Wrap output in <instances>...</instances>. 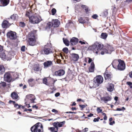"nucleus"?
<instances>
[{
	"label": "nucleus",
	"mask_w": 132,
	"mask_h": 132,
	"mask_svg": "<svg viewBox=\"0 0 132 132\" xmlns=\"http://www.w3.org/2000/svg\"><path fill=\"white\" fill-rule=\"evenodd\" d=\"M104 49L103 50V51H101V54L102 55H104L105 54H106V53H105V52L104 51Z\"/></svg>",
	"instance_id": "4d7b16f0"
},
{
	"label": "nucleus",
	"mask_w": 132,
	"mask_h": 132,
	"mask_svg": "<svg viewBox=\"0 0 132 132\" xmlns=\"http://www.w3.org/2000/svg\"><path fill=\"white\" fill-rule=\"evenodd\" d=\"M63 42L67 46L69 45V42L67 39H63Z\"/></svg>",
	"instance_id": "f704fd0d"
},
{
	"label": "nucleus",
	"mask_w": 132,
	"mask_h": 132,
	"mask_svg": "<svg viewBox=\"0 0 132 132\" xmlns=\"http://www.w3.org/2000/svg\"><path fill=\"white\" fill-rule=\"evenodd\" d=\"M11 97L13 99H18L19 96L15 92H13L11 94Z\"/></svg>",
	"instance_id": "5701e85b"
},
{
	"label": "nucleus",
	"mask_w": 132,
	"mask_h": 132,
	"mask_svg": "<svg viewBox=\"0 0 132 132\" xmlns=\"http://www.w3.org/2000/svg\"><path fill=\"white\" fill-rule=\"evenodd\" d=\"M5 68L3 66L0 65V74H3L5 71Z\"/></svg>",
	"instance_id": "cd10ccee"
},
{
	"label": "nucleus",
	"mask_w": 132,
	"mask_h": 132,
	"mask_svg": "<svg viewBox=\"0 0 132 132\" xmlns=\"http://www.w3.org/2000/svg\"><path fill=\"white\" fill-rule=\"evenodd\" d=\"M106 88L108 91L110 92H112L114 89V85L111 83H108Z\"/></svg>",
	"instance_id": "2eb2a0df"
},
{
	"label": "nucleus",
	"mask_w": 132,
	"mask_h": 132,
	"mask_svg": "<svg viewBox=\"0 0 132 132\" xmlns=\"http://www.w3.org/2000/svg\"><path fill=\"white\" fill-rule=\"evenodd\" d=\"M52 65V62L50 61H46L44 62V68L48 67Z\"/></svg>",
	"instance_id": "a211bd4d"
},
{
	"label": "nucleus",
	"mask_w": 132,
	"mask_h": 132,
	"mask_svg": "<svg viewBox=\"0 0 132 132\" xmlns=\"http://www.w3.org/2000/svg\"><path fill=\"white\" fill-rule=\"evenodd\" d=\"M29 20L30 22L33 24L38 23L42 20V19L39 15L35 14L29 17Z\"/></svg>",
	"instance_id": "f03ea898"
},
{
	"label": "nucleus",
	"mask_w": 132,
	"mask_h": 132,
	"mask_svg": "<svg viewBox=\"0 0 132 132\" xmlns=\"http://www.w3.org/2000/svg\"><path fill=\"white\" fill-rule=\"evenodd\" d=\"M30 12H27L26 13V16L27 17H28L29 18V17H30Z\"/></svg>",
	"instance_id": "09e8293b"
},
{
	"label": "nucleus",
	"mask_w": 132,
	"mask_h": 132,
	"mask_svg": "<svg viewBox=\"0 0 132 132\" xmlns=\"http://www.w3.org/2000/svg\"><path fill=\"white\" fill-rule=\"evenodd\" d=\"M3 50V47L2 46H0V52H1Z\"/></svg>",
	"instance_id": "0e129e2a"
},
{
	"label": "nucleus",
	"mask_w": 132,
	"mask_h": 132,
	"mask_svg": "<svg viewBox=\"0 0 132 132\" xmlns=\"http://www.w3.org/2000/svg\"><path fill=\"white\" fill-rule=\"evenodd\" d=\"M106 47L108 50L106 49H104V50L105 53H106L110 54L114 50L113 47L110 45H108L106 46Z\"/></svg>",
	"instance_id": "f8f14e48"
},
{
	"label": "nucleus",
	"mask_w": 132,
	"mask_h": 132,
	"mask_svg": "<svg viewBox=\"0 0 132 132\" xmlns=\"http://www.w3.org/2000/svg\"><path fill=\"white\" fill-rule=\"evenodd\" d=\"M47 80L46 78H44L43 80V82L44 84L47 85Z\"/></svg>",
	"instance_id": "c03bdc74"
},
{
	"label": "nucleus",
	"mask_w": 132,
	"mask_h": 132,
	"mask_svg": "<svg viewBox=\"0 0 132 132\" xmlns=\"http://www.w3.org/2000/svg\"><path fill=\"white\" fill-rule=\"evenodd\" d=\"M18 16L16 14H13L11 15L10 17V18L13 20H15L17 19Z\"/></svg>",
	"instance_id": "c85d7f7f"
},
{
	"label": "nucleus",
	"mask_w": 132,
	"mask_h": 132,
	"mask_svg": "<svg viewBox=\"0 0 132 132\" xmlns=\"http://www.w3.org/2000/svg\"><path fill=\"white\" fill-rule=\"evenodd\" d=\"M100 119V118L99 117H98L97 118H95L93 120V121L95 122H98L99 121V119Z\"/></svg>",
	"instance_id": "49530a36"
},
{
	"label": "nucleus",
	"mask_w": 132,
	"mask_h": 132,
	"mask_svg": "<svg viewBox=\"0 0 132 132\" xmlns=\"http://www.w3.org/2000/svg\"><path fill=\"white\" fill-rule=\"evenodd\" d=\"M115 123V122L114 121H112V122H111L109 124L110 125H113V124H114Z\"/></svg>",
	"instance_id": "6e6d98bb"
},
{
	"label": "nucleus",
	"mask_w": 132,
	"mask_h": 132,
	"mask_svg": "<svg viewBox=\"0 0 132 132\" xmlns=\"http://www.w3.org/2000/svg\"><path fill=\"white\" fill-rule=\"evenodd\" d=\"M29 39V44L31 46H34L35 45V42L36 40L35 37L34 33H30L28 35Z\"/></svg>",
	"instance_id": "39448f33"
},
{
	"label": "nucleus",
	"mask_w": 132,
	"mask_h": 132,
	"mask_svg": "<svg viewBox=\"0 0 132 132\" xmlns=\"http://www.w3.org/2000/svg\"><path fill=\"white\" fill-rule=\"evenodd\" d=\"M79 43H80L81 44H88L84 40H83V41H80L79 42Z\"/></svg>",
	"instance_id": "a18cd8bd"
},
{
	"label": "nucleus",
	"mask_w": 132,
	"mask_h": 132,
	"mask_svg": "<svg viewBox=\"0 0 132 132\" xmlns=\"http://www.w3.org/2000/svg\"><path fill=\"white\" fill-rule=\"evenodd\" d=\"M35 99V97L34 95L32 94L28 95L26 96V98L25 99V104L26 103H34V101Z\"/></svg>",
	"instance_id": "423d86ee"
},
{
	"label": "nucleus",
	"mask_w": 132,
	"mask_h": 132,
	"mask_svg": "<svg viewBox=\"0 0 132 132\" xmlns=\"http://www.w3.org/2000/svg\"><path fill=\"white\" fill-rule=\"evenodd\" d=\"M94 64L92 62L91 65L89 68V70L90 72H93L94 71Z\"/></svg>",
	"instance_id": "a878e982"
},
{
	"label": "nucleus",
	"mask_w": 132,
	"mask_h": 132,
	"mask_svg": "<svg viewBox=\"0 0 132 132\" xmlns=\"http://www.w3.org/2000/svg\"><path fill=\"white\" fill-rule=\"evenodd\" d=\"M60 95V94L59 93H57L55 94V96L56 97L59 96Z\"/></svg>",
	"instance_id": "5fc2aeb1"
},
{
	"label": "nucleus",
	"mask_w": 132,
	"mask_h": 132,
	"mask_svg": "<svg viewBox=\"0 0 132 132\" xmlns=\"http://www.w3.org/2000/svg\"><path fill=\"white\" fill-rule=\"evenodd\" d=\"M48 129L52 132H57L58 128H56L54 126L53 127H50Z\"/></svg>",
	"instance_id": "bb28decb"
},
{
	"label": "nucleus",
	"mask_w": 132,
	"mask_h": 132,
	"mask_svg": "<svg viewBox=\"0 0 132 132\" xmlns=\"http://www.w3.org/2000/svg\"><path fill=\"white\" fill-rule=\"evenodd\" d=\"M25 46H22L21 48V50L22 51L24 52L25 50Z\"/></svg>",
	"instance_id": "3c124183"
},
{
	"label": "nucleus",
	"mask_w": 132,
	"mask_h": 132,
	"mask_svg": "<svg viewBox=\"0 0 132 132\" xmlns=\"http://www.w3.org/2000/svg\"><path fill=\"white\" fill-rule=\"evenodd\" d=\"M71 55V59L73 61H77L79 59V56L78 54L72 53Z\"/></svg>",
	"instance_id": "dca6fc26"
},
{
	"label": "nucleus",
	"mask_w": 132,
	"mask_h": 132,
	"mask_svg": "<svg viewBox=\"0 0 132 132\" xmlns=\"http://www.w3.org/2000/svg\"><path fill=\"white\" fill-rule=\"evenodd\" d=\"M103 81V77L101 75H98L94 78V85L98 87L100 84L102 83Z\"/></svg>",
	"instance_id": "20e7f679"
},
{
	"label": "nucleus",
	"mask_w": 132,
	"mask_h": 132,
	"mask_svg": "<svg viewBox=\"0 0 132 132\" xmlns=\"http://www.w3.org/2000/svg\"><path fill=\"white\" fill-rule=\"evenodd\" d=\"M119 64L117 69L120 70H123L125 68V65L124 62L121 60H119Z\"/></svg>",
	"instance_id": "0eeeda50"
},
{
	"label": "nucleus",
	"mask_w": 132,
	"mask_h": 132,
	"mask_svg": "<svg viewBox=\"0 0 132 132\" xmlns=\"http://www.w3.org/2000/svg\"><path fill=\"white\" fill-rule=\"evenodd\" d=\"M12 80L11 76L9 72L5 73L4 76V80L8 82H11Z\"/></svg>",
	"instance_id": "9d476101"
},
{
	"label": "nucleus",
	"mask_w": 132,
	"mask_h": 132,
	"mask_svg": "<svg viewBox=\"0 0 132 132\" xmlns=\"http://www.w3.org/2000/svg\"><path fill=\"white\" fill-rule=\"evenodd\" d=\"M88 130V128H85L83 130V132H86Z\"/></svg>",
	"instance_id": "864d4df0"
},
{
	"label": "nucleus",
	"mask_w": 132,
	"mask_h": 132,
	"mask_svg": "<svg viewBox=\"0 0 132 132\" xmlns=\"http://www.w3.org/2000/svg\"><path fill=\"white\" fill-rule=\"evenodd\" d=\"M65 123V121L55 122L53 123V126L57 128L62 127Z\"/></svg>",
	"instance_id": "9b49d317"
},
{
	"label": "nucleus",
	"mask_w": 132,
	"mask_h": 132,
	"mask_svg": "<svg viewBox=\"0 0 132 132\" xmlns=\"http://www.w3.org/2000/svg\"><path fill=\"white\" fill-rule=\"evenodd\" d=\"M127 84L129 86L132 85V83L130 82H127Z\"/></svg>",
	"instance_id": "13d9d810"
},
{
	"label": "nucleus",
	"mask_w": 132,
	"mask_h": 132,
	"mask_svg": "<svg viewBox=\"0 0 132 132\" xmlns=\"http://www.w3.org/2000/svg\"><path fill=\"white\" fill-rule=\"evenodd\" d=\"M112 99V97L111 96H108L101 97V100L103 101L105 103H107V102L110 101Z\"/></svg>",
	"instance_id": "4468645a"
},
{
	"label": "nucleus",
	"mask_w": 132,
	"mask_h": 132,
	"mask_svg": "<svg viewBox=\"0 0 132 132\" xmlns=\"http://www.w3.org/2000/svg\"><path fill=\"white\" fill-rule=\"evenodd\" d=\"M8 38L12 40H14L16 38V33L14 32L10 31L8 32L7 34Z\"/></svg>",
	"instance_id": "1a4fd4ad"
},
{
	"label": "nucleus",
	"mask_w": 132,
	"mask_h": 132,
	"mask_svg": "<svg viewBox=\"0 0 132 132\" xmlns=\"http://www.w3.org/2000/svg\"><path fill=\"white\" fill-rule=\"evenodd\" d=\"M0 104H1V105H3V106L4 105H5V103L2 102H0Z\"/></svg>",
	"instance_id": "338daca9"
},
{
	"label": "nucleus",
	"mask_w": 132,
	"mask_h": 132,
	"mask_svg": "<svg viewBox=\"0 0 132 132\" xmlns=\"http://www.w3.org/2000/svg\"><path fill=\"white\" fill-rule=\"evenodd\" d=\"M19 25L20 27H24L25 26V24L24 22H19Z\"/></svg>",
	"instance_id": "4c0bfd02"
},
{
	"label": "nucleus",
	"mask_w": 132,
	"mask_h": 132,
	"mask_svg": "<svg viewBox=\"0 0 132 132\" xmlns=\"http://www.w3.org/2000/svg\"><path fill=\"white\" fill-rule=\"evenodd\" d=\"M108 36L107 34L105 33H102L101 35V37L103 39H105Z\"/></svg>",
	"instance_id": "7c9ffc66"
},
{
	"label": "nucleus",
	"mask_w": 132,
	"mask_h": 132,
	"mask_svg": "<svg viewBox=\"0 0 132 132\" xmlns=\"http://www.w3.org/2000/svg\"><path fill=\"white\" fill-rule=\"evenodd\" d=\"M14 107L17 109H18L21 107L23 108V107L21 105H19L17 104H15L14 105Z\"/></svg>",
	"instance_id": "ea45409f"
},
{
	"label": "nucleus",
	"mask_w": 132,
	"mask_h": 132,
	"mask_svg": "<svg viewBox=\"0 0 132 132\" xmlns=\"http://www.w3.org/2000/svg\"><path fill=\"white\" fill-rule=\"evenodd\" d=\"M52 22L53 26L55 27H58L60 24V22L58 19L53 20Z\"/></svg>",
	"instance_id": "6ab92c4d"
},
{
	"label": "nucleus",
	"mask_w": 132,
	"mask_h": 132,
	"mask_svg": "<svg viewBox=\"0 0 132 132\" xmlns=\"http://www.w3.org/2000/svg\"><path fill=\"white\" fill-rule=\"evenodd\" d=\"M108 14L107 10H106L104 11L102 13V15L104 17H106Z\"/></svg>",
	"instance_id": "c9c22d12"
},
{
	"label": "nucleus",
	"mask_w": 132,
	"mask_h": 132,
	"mask_svg": "<svg viewBox=\"0 0 132 132\" xmlns=\"http://www.w3.org/2000/svg\"><path fill=\"white\" fill-rule=\"evenodd\" d=\"M32 108H36V109H38V107L36 105H34L32 106Z\"/></svg>",
	"instance_id": "69168bd1"
},
{
	"label": "nucleus",
	"mask_w": 132,
	"mask_h": 132,
	"mask_svg": "<svg viewBox=\"0 0 132 132\" xmlns=\"http://www.w3.org/2000/svg\"><path fill=\"white\" fill-rule=\"evenodd\" d=\"M104 76L105 79L106 80L109 79L111 77V75L110 74L108 73H105L104 74Z\"/></svg>",
	"instance_id": "2f4dec72"
},
{
	"label": "nucleus",
	"mask_w": 132,
	"mask_h": 132,
	"mask_svg": "<svg viewBox=\"0 0 132 132\" xmlns=\"http://www.w3.org/2000/svg\"><path fill=\"white\" fill-rule=\"evenodd\" d=\"M1 4L3 6H6L9 2V0H0Z\"/></svg>",
	"instance_id": "b1692460"
},
{
	"label": "nucleus",
	"mask_w": 132,
	"mask_h": 132,
	"mask_svg": "<svg viewBox=\"0 0 132 132\" xmlns=\"http://www.w3.org/2000/svg\"><path fill=\"white\" fill-rule=\"evenodd\" d=\"M93 114L92 113H90V114L88 115L87 116L88 117H90L93 116Z\"/></svg>",
	"instance_id": "052dcab7"
},
{
	"label": "nucleus",
	"mask_w": 132,
	"mask_h": 132,
	"mask_svg": "<svg viewBox=\"0 0 132 132\" xmlns=\"http://www.w3.org/2000/svg\"><path fill=\"white\" fill-rule=\"evenodd\" d=\"M0 57L3 59L6 58V55L3 52H2L0 53Z\"/></svg>",
	"instance_id": "473e14b6"
},
{
	"label": "nucleus",
	"mask_w": 132,
	"mask_h": 132,
	"mask_svg": "<svg viewBox=\"0 0 132 132\" xmlns=\"http://www.w3.org/2000/svg\"><path fill=\"white\" fill-rule=\"evenodd\" d=\"M98 17V16L96 14H94L92 16V17L96 19Z\"/></svg>",
	"instance_id": "603ef678"
},
{
	"label": "nucleus",
	"mask_w": 132,
	"mask_h": 132,
	"mask_svg": "<svg viewBox=\"0 0 132 132\" xmlns=\"http://www.w3.org/2000/svg\"><path fill=\"white\" fill-rule=\"evenodd\" d=\"M56 12V10L54 8L52 10V12L53 15H54Z\"/></svg>",
	"instance_id": "79ce46f5"
},
{
	"label": "nucleus",
	"mask_w": 132,
	"mask_h": 132,
	"mask_svg": "<svg viewBox=\"0 0 132 132\" xmlns=\"http://www.w3.org/2000/svg\"><path fill=\"white\" fill-rule=\"evenodd\" d=\"M27 103H26V104H26V105L27 106V107L28 108L30 107V106L29 105V104H27Z\"/></svg>",
	"instance_id": "774afa93"
},
{
	"label": "nucleus",
	"mask_w": 132,
	"mask_h": 132,
	"mask_svg": "<svg viewBox=\"0 0 132 132\" xmlns=\"http://www.w3.org/2000/svg\"><path fill=\"white\" fill-rule=\"evenodd\" d=\"M29 85L31 87H32L34 86L35 84V81L33 79H29L28 81Z\"/></svg>",
	"instance_id": "412c9836"
},
{
	"label": "nucleus",
	"mask_w": 132,
	"mask_h": 132,
	"mask_svg": "<svg viewBox=\"0 0 132 132\" xmlns=\"http://www.w3.org/2000/svg\"><path fill=\"white\" fill-rule=\"evenodd\" d=\"M33 69L35 71H38L40 70V69L38 64H34L33 67Z\"/></svg>",
	"instance_id": "393cba45"
},
{
	"label": "nucleus",
	"mask_w": 132,
	"mask_h": 132,
	"mask_svg": "<svg viewBox=\"0 0 132 132\" xmlns=\"http://www.w3.org/2000/svg\"><path fill=\"white\" fill-rule=\"evenodd\" d=\"M119 60L118 61L116 60H114L112 63L113 67L116 69H117L118 65L119 63Z\"/></svg>",
	"instance_id": "4be33fe9"
},
{
	"label": "nucleus",
	"mask_w": 132,
	"mask_h": 132,
	"mask_svg": "<svg viewBox=\"0 0 132 132\" xmlns=\"http://www.w3.org/2000/svg\"><path fill=\"white\" fill-rule=\"evenodd\" d=\"M129 76L130 78H132V71L130 72L129 74Z\"/></svg>",
	"instance_id": "e2e57ef3"
},
{
	"label": "nucleus",
	"mask_w": 132,
	"mask_h": 132,
	"mask_svg": "<svg viewBox=\"0 0 132 132\" xmlns=\"http://www.w3.org/2000/svg\"><path fill=\"white\" fill-rule=\"evenodd\" d=\"M43 126L39 123H38L32 127L31 130L32 132H41L43 131Z\"/></svg>",
	"instance_id": "7ed1b4c3"
},
{
	"label": "nucleus",
	"mask_w": 132,
	"mask_h": 132,
	"mask_svg": "<svg viewBox=\"0 0 132 132\" xmlns=\"http://www.w3.org/2000/svg\"><path fill=\"white\" fill-rule=\"evenodd\" d=\"M87 105H79V106L82 109H83L85 108L86 107V106H87Z\"/></svg>",
	"instance_id": "8fccbe9b"
},
{
	"label": "nucleus",
	"mask_w": 132,
	"mask_h": 132,
	"mask_svg": "<svg viewBox=\"0 0 132 132\" xmlns=\"http://www.w3.org/2000/svg\"><path fill=\"white\" fill-rule=\"evenodd\" d=\"M97 111L98 113L102 112V110L100 109V108L98 107L97 109Z\"/></svg>",
	"instance_id": "37998d69"
},
{
	"label": "nucleus",
	"mask_w": 132,
	"mask_h": 132,
	"mask_svg": "<svg viewBox=\"0 0 132 132\" xmlns=\"http://www.w3.org/2000/svg\"><path fill=\"white\" fill-rule=\"evenodd\" d=\"M79 21L80 23H85V20L82 17H80L79 19Z\"/></svg>",
	"instance_id": "e433bc0d"
},
{
	"label": "nucleus",
	"mask_w": 132,
	"mask_h": 132,
	"mask_svg": "<svg viewBox=\"0 0 132 132\" xmlns=\"http://www.w3.org/2000/svg\"><path fill=\"white\" fill-rule=\"evenodd\" d=\"M65 113H74V114H75V113H76V112H65Z\"/></svg>",
	"instance_id": "bf43d9fd"
},
{
	"label": "nucleus",
	"mask_w": 132,
	"mask_h": 132,
	"mask_svg": "<svg viewBox=\"0 0 132 132\" xmlns=\"http://www.w3.org/2000/svg\"><path fill=\"white\" fill-rule=\"evenodd\" d=\"M65 73L64 71L63 70H60L55 72V75L57 76H61Z\"/></svg>",
	"instance_id": "ddd939ff"
},
{
	"label": "nucleus",
	"mask_w": 132,
	"mask_h": 132,
	"mask_svg": "<svg viewBox=\"0 0 132 132\" xmlns=\"http://www.w3.org/2000/svg\"><path fill=\"white\" fill-rule=\"evenodd\" d=\"M6 86V83L5 82H2L0 83V87H4Z\"/></svg>",
	"instance_id": "58836bf2"
},
{
	"label": "nucleus",
	"mask_w": 132,
	"mask_h": 132,
	"mask_svg": "<svg viewBox=\"0 0 132 132\" xmlns=\"http://www.w3.org/2000/svg\"><path fill=\"white\" fill-rule=\"evenodd\" d=\"M52 111V112L54 113L55 114L57 113H58V111L54 109H53Z\"/></svg>",
	"instance_id": "de8ad7c7"
},
{
	"label": "nucleus",
	"mask_w": 132,
	"mask_h": 132,
	"mask_svg": "<svg viewBox=\"0 0 132 132\" xmlns=\"http://www.w3.org/2000/svg\"><path fill=\"white\" fill-rule=\"evenodd\" d=\"M88 59H89V60L88 61V62L89 63H90L92 62V59H91L90 58H88Z\"/></svg>",
	"instance_id": "680f3d73"
},
{
	"label": "nucleus",
	"mask_w": 132,
	"mask_h": 132,
	"mask_svg": "<svg viewBox=\"0 0 132 132\" xmlns=\"http://www.w3.org/2000/svg\"><path fill=\"white\" fill-rule=\"evenodd\" d=\"M103 47L102 45L96 42L92 46H90V48L91 50L93 51L94 52L97 54L98 52L102 49Z\"/></svg>",
	"instance_id": "f257e3e1"
},
{
	"label": "nucleus",
	"mask_w": 132,
	"mask_h": 132,
	"mask_svg": "<svg viewBox=\"0 0 132 132\" xmlns=\"http://www.w3.org/2000/svg\"><path fill=\"white\" fill-rule=\"evenodd\" d=\"M11 24L9 22L6 20L4 21L2 23V27L3 28H7L9 27Z\"/></svg>",
	"instance_id": "f3484780"
},
{
	"label": "nucleus",
	"mask_w": 132,
	"mask_h": 132,
	"mask_svg": "<svg viewBox=\"0 0 132 132\" xmlns=\"http://www.w3.org/2000/svg\"><path fill=\"white\" fill-rule=\"evenodd\" d=\"M62 51L66 53H67L69 52L68 49L67 47L64 48L63 49Z\"/></svg>",
	"instance_id": "a19ab883"
},
{
	"label": "nucleus",
	"mask_w": 132,
	"mask_h": 132,
	"mask_svg": "<svg viewBox=\"0 0 132 132\" xmlns=\"http://www.w3.org/2000/svg\"><path fill=\"white\" fill-rule=\"evenodd\" d=\"M81 7L82 8L84 9L86 12H88V7L87 6L85 5H81Z\"/></svg>",
	"instance_id": "72a5a7b5"
},
{
	"label": "nucleus",
	"mask_w": 132,
	"mask_h": 132,
	"mask_svg": "<svg viewBox=\"0 0 132 132\" xmlns=\"http://www.w3.org/2000/svg\"><path fill=\"white\" fill-rule=\"evenodd\" d=\"M52 52V50L50 48H47V45H45L43 50L41 51L42 54L46 55H48Z\"/></svg>",
	"instance_id": "6e6552de"
},
{
	"label": "nucleus",
	"mask_w": 132,
	"mask_h": 132,
	"mask_svg": "<svg viewBox=\"0 0 132 132\" xmlns=\"http://www.w3.org/2000/svg\"><path fill=\"white\" fill-rule=\"evenodd\" d=\"M53 26V25L52 22H49L47 24L46 28L47 29H50Z\"/></svg>",
	"instance_id": "c756f323"
},
{
	"label": "nucleus",
	"mask_w": 132,
	"mask_h": 132,
	"mask_svg": "<svg viewBox=\"0 0 132 132\" xmlns=\"http://www.w3.org/2000/svg\"><path fill=\"white\" fill-rule=\"evenodd\" d=\"M78 41V39L76 37H73L70 40V42L72 45L77 44Z\"/></svg>",
	"instance_id": "aec40b11"
}]
</instances>
